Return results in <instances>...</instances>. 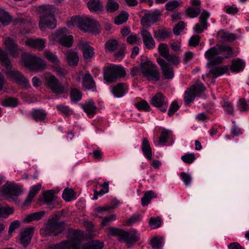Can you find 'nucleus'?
Listing matches in <instances>:
<instances>
[{"label": "nucleus", "instance_id": "nucleus-59", "mask_svg": "<svg viewBox=\"0 0 249 249\" xmlns=\"http://www.w3.org/2000/svg\"><path fill=\"white\" fill-rule=\"evenodd\" d=\"M237 107L241 112L247 110L249 109L247 101L244 98H241L239 100Z\"/></svg>", "mask_w": 249, "mask_h": 249}, {"label": "nucleus", "instance_id": "nucleus-64", "mask_svg": "<svg viewBox=\"0 0 249 249\" xmlns=\"http://www.w3.org/2000/svg\"><path fill=\"white\" fill-rule=\"evenodd\" d=\"M179 107L176 101H173L171 104L168 112V115L169 116H172L173 114L179 109Z\"/></svg>", "mask_w": 249, "mask_h": 249}, {"label": "nucleus", "instance_id": "nucleus-8", "mask_svg": "<svg viewBox=\"0 0 249 249\" xmlns=\"http://www.w3.org/2000/svg\"><path fill=\"white\" fill-rule=\"evenodd\" d=\"M24 66L30 70L39 71L43 70L46 65L40 57H37L30 53H25L22 56Z\"/></svg>", "mask_w": 249, "mask_h": 249}, {"label": "nucleus", "instance_id": "nucleus-29", "mask_svg": "<svg viewBox=\"0 0 249 249\" xmlns=\"http://www.w3.org/2000/svg\"><path fill=\"white\" fill-rule=\"evenodd\" d=\"M67 60L70 66H76L79 61L77 53L71 50L69 51L67 53Z\"/></svg>", "mask_w": 249, "mask_h": 249}, {"label": "nucleus", "instance_id": "nucleus-47", "mask_svg": "<svg viewBox=\"0 0 249 249\" xmlns=\"http://www.w3.org/2000/svg\"><path fill=\"white\" fill-rule=\"evenodd\" d=\"M135 107L139 110L149 111L151 107L146 100H142L134 104Z\"/></svg>", "mask_w": 249, "mask_h": 249}, {"label": "nucleus", "instance_id": "nucleus-6", "mask_svg": "<svg viewBox=\"0 0 249 249\" xmlns=\"http://www.w3.org/2000/svg\"><path fill=\"white\" fill-rule=\"evenodd\" d=\"M103 74L105 80L108 83H111L118 78L124 77L126 72L121 67L110 65L104 68Z\"/></svg>", "mask_w": 249, "mask_h": 249}, {"label": "nucleus", "instance_id": "nucleus-12", "mask_svg": "<svg viewBox=\"0 0 249 249\" xmlns=\"http://www.w3.org/2000/svg\"><path fill=\"white\" fill-rule=\"evenodd\" d=\"M6 74L10 78L13 79L18 84L25 88L30 87L29 81L24 75L18 71L11 70L8 69L6 71Z\"/></svg>", "mask_w": 249, "mask_h": 249}, {"label": "nucleus", "instance_id": "nucleus-46", "mask_svg": "<svg viewBox=\"0 0 249 249\" xmlns=\"http://www.w3.org/2000/svg\"><path fill=\"white\" fill-rule=\"evenodd\" d=\"M154 37L159 40H163L169 36V32L164 29H159L154 31Z\"/></svg>", "mask_w": 249, "mask_h": 249}, {"label": "nucleus", "instance_id": "nucleus-60", "mask_svg": "<svg viewBox=\"0 0 249 249\" xmlns=\"http://www.w3.org/2000/svg\"><path fill=\"white\" fill-rule=\"evenodd\" d=\"M142 217L139 214L132 215L126 221L127 225H132L141 220Z\"/></svg>", "mask_w": 249, "mask_h": 249}, {"label": "nucleus", "instance_id": "nucleus-49", "mask_svg": "<svg viewBox=\"0 0 249 249\" xmlns=\"http://www.w3.org/2000/svg\"><path fill=\"white\" fill-rule=\"evenodd\" d=\"M118 46V42L116 39H109L105 43V48L109 52L115 51Z\"/></svg>", "mask_w": 249, "mask_h": 249}, {"label": "nucleus", "instance_id": "nucleus-43", "mask_svg": "<svg viewBox=\"0 0 249 249\" xmlns=\"http://www.w3.org/2000/svg\"><path fill=\"white\" fill-rule=\"evenodd\" d=\"M82 93L81 91L76 88H73L71 89L70 92V97L71 101L77 102L82 99Z\"/></svg>", "mask_w": 249, "mask_h": 249}, {"label": "nucleus", "instance_id": "nucleus-51", "mask_svg": "<svg viewBox=\"0 0 249 249\" xmlns=\"http://www.w3.org/2000/svg\"><path fill=\"white\" fill-rule=\"evenodd\" d=\"M74 191L72 189L66 188L64 190L62 194L63 198L67 201H70L73 198Z\"/></svg>", "mask_w": 249, "mask_h": 249}, {"label": "nucleus", "instance_id": "nucleus-31", "mask_svg": "<svg viewBox=\"0 0 249 249\" xmlns=\"http://www.w3.org/2000/svg\"><path fill=\"white\" fill-rule=\"evenodd\" d=\"M157 197V195L152 191L145 192L143 196L141 198L142 205V206L148 205L152 198H156Z\"/></svg>", "mask_w": 249, "mask_h": 249}, {"label": "nucleus", "instance_id": "nucleus-33", "mask_svg": "<svg viewBox=\"0 0 249 249\" xmlns=\"http://www.w3.org/2000/svg\"><path fill=\"white\" fill-rule=\"evenodd\" d=\"M245 66V63L242 59H237L232 61L231 70L232 71L239 72L242 71Z\"/></svg>", "mask_w": 249, "mask_h": 249}, {"label": "nucleus", "instance_id": "nucleus-53", "mask_svg": "<svg viewBox=\"0 0 249 249\" xmlns=\"http://www.w3.org/2000/svg\"><path fill=\"white\" fill-rule=\"evenodd\" d=\"M191 89L194 90L196 95H198L205 90V88L201 83H197L191 87Z\"/></svg>", "mask_w": 249, "mask_h": 249}, {"label": "nucleus", "instance_id": "nucleus-10", "mask_svg": "<svg viewBox=\"0 0 249 249\" xmlns=\"http://www.w3.org/2000/svg\"><path fill=\"white\" fill-rule=\"evenodd\" d=\"M53 38L62 46L69 48L72 45L73 37L67 35V29L66 28L57 30L53 35Z\"/></svg>", "mask_w": 249, "mask_h": 249}, {"label": "nucleus", "instance_id": "nucleus-28", "mask_svg": "<svg viewBox=\"0 0 249 249\" xmlns=\"http://www.w3.org/2000/svg\"><path fill=\"white\" fill-rule=\"evenodd\" d=\"M81 107L88 116L94 115L96 112V107L92 100L85 104H81Z\"/></svg>", "mask_w": 249, "mask_h": 249}, {"label": "nucleus", "instance_id": "nucleus-32", "mask_svg": "<svg viewBox=\"0 0 249 249\" xmlns=\"http://www.w3.org/2000/svg\"><path fill=\"white\" fill-rule=\"evenodd\" d=\"M41 187V185L40 184H38L36 185L33 186L28 195L27 198L25 200V203L28 204L31 202L32 199L35 197V196L37 194L38 191L40 190Z\"/></svg>", "mask_w": 249, "mask_h": 249}, {"label": "nucleus", "instance_id": "nucleus-45", "mask_svg": "<svg viewBox=\"0 0 249 249\" xmlns=\"http://www.w3.org/2000/svg\"><path fill=\"white\" fill-rule=\"evenodd\" d=\"M200 13V8L199 7L190 6L186 10V15L191 18L197 17Z\"/></svg>", "mask_w": 249, "mask_h": 249}, {"label": "nucleus", "instance_id": "nucleus-58", "mask_svg": "<svg viewBox=\"0 0 249 249\" xmlns=\"http://www.w3.org/2000/svg\"><path fill=\"white\" fill-rule=\"evenodd\" d=\"M53 71L59 76L64 77L68 74V71L66 69L60 67L59 64L57 65L53 66Z\"/></svg>", "mask_w": 249, "mask_h": 249}, {"label": "nucleus", "instance_id": "nucleus-20", "mask_svg": "<svg viewBox=\"0 0 249 249\" xmlns=\"http://www.w3.org/2000/svg\"><path fill=\"white\" fill-rule=\"evenodd\" d=\"M4 44L12 56L14 57L18 56L19 55L18 47L13 39L7 37L4 41Z\"/></svg>", "mask_w": 249, "mask_h": 249}, {"label": "nucleus", "instance_id": "nucleus-15", "mask_svg": "<svg viewBox=\"0 0 249 249\" xmlns=\"http://www.w3.org/2000/svg\"><path fill=\"white\" fill-rule=\"evenodd\" d=\"M157 62L160 67L162 73L166 79H172L174 76V71L172 66L164 59L158 58Z\"/></svg>", "mask_w": 249, "mask_h": 249}, {"label": "nucleus", "instance_id": "nucleus-22", "mask_svg": "<svg viewBox=\"0 0 249 249\" xmlns=\"http://www.w3.org/2000/svg\"><path fill=\"white\" fill-rule=\"evenodd\" d=\"M30 114L32 118L36 122H43L47 116L46 112L40 108H33Z\"/></svg>", "mask_w": 249, "mask_h": 249}, {"label": "nucleus", "instance_id": "nucleus-61", "mask_svg": "<svg viewBox=\"0 0 249 249\" xmlns=\"http://www.w3.org/2000/svg\"><path fill=\"white\" fill-rule=\"evenodd\" d=\"M181 159L184 162L191 164L195 160L196 158L194 154L190 153L182 156Z\"/></svg>", "mask_w": 249, "mask_h": 249}, {"label": "nucleus", "instance_id": "nucleus-11", "mask_svg": "<svg viewBox=\"0 0 249 249\" xmlns=\"http://www.w3.org/2000/svg\"><path fill=\"white\" fill-rule=\"evenodd\" d=\"M161 15V12L159 10L149 11L142 17L141 23L144 26L153 24L160 20Z\"/></svg>", "mask_w": 249, "mask_h": 249}, {"label": "nucleus", "instance_id": "nucleus-62", "mask_svg": "<svg viewBox=\"0 0 249 249\" xmlns=\"http://www.w3.org/2000/svg\"><path fill=\"white\" fill-rule=\"evenodd\" d=\"M179 6V2L177 0L169 1L165 4V9L167 11H173Z\"/></svg>", "mask_w": 249, "mask_h": 249}, {"label": "nucleus", "instance_id": "nucleus-14", "mask_svg": "<svg viewBox=\"0 0 249 249\" xmlns=\"http://www.w3.org/2000/svg\"><path fill=\"white\" fill-rule=\"evenodd\" d=\"M78 26L85 32L95 33L98 29V22L94 19L86 17L79 23Z\"/></svg>", "mask_w": 249, "mask_h": 249}, {"label": "nucleus", "instance_id": "nucleus-17", "mask_svg": "<svg viewBox=\"0 0 249 249\" xmlns=\"http://www.w3.org/2000/svg\"><path fill=\"white\" fill-rule=\"evenodd\" d=\"M210 16V13L206 10H204L199 17L200 23H196L194 27V31L198 34L201 33L204 30L207 28V20Z\"/></svg>", "mask_w": 249, "mask_h": 249}, {"label": "nucleus", "instance_id": "nucleus-27", "mask_svg": "<svg viewBox=\"0 0 249 249\" xmlns=\"http://www.w3.org/2000/svg\"><path fill=\"white\" fill-rule=\"evenodd\" d=\"M44 40L42 39H28L26 42L25 44L29 45L32 47L35 48L38 50H42L44 47Z\"/></svg>", "mask_w": 249, "mask_h": 249}, {"label": "nucleus", "instance_id": "nucleus-9", "mask_svg": "<svg viewBox=\"0 0 249 249\" xmlns=\"http://www.w3.org/2000/svg\"><path fill=\"white\" fill-rule=\"evenodd\" d=\"M45 84L53 93L56 94L60 95L64 92V86L53 75H49L45 77Z\"/></svg>", "mask_w": 249, "mask_h": 249}, {"label": "nucleus", "instance_id": "nucleus-63", "mask_svg": "<svg viewBox=\"0 0 249 249\" xmlns=\"http://www.w3.org/2000/svg\"><path fill=\"white\" fill-rule=\"evenodd\" d=\"M185 26V24L183 21L179 22L174 28V34L176 36L179 35L184 29Z\"/></svg>", "mask_w": 249, "mask_h": 249}, {"label": "nucleus", "instance_id": "nucleus-13", "mask_svg": "<svg viewBox=\"0 0 249 249\" xmlns=\"http://www.w3.org/2000/svg\"><path fill=\"white\" fill-rule=\"evenodd\" d=\"M150 103L161 112H165L167 110L168 100L161 92H158L152 97L150 101Z\"/></svg>", "mask_w": 249, "mask_h": 249}, {"label": "nucleus", "instance_id": "nucleus-36", "mask_svg": "<svg viewBox=\"0 0 249 249\" xmlns=\"http://www.w3.org/2000/svg\"><path fill=\"white\" fill-rule=\"evenodd\" d=\"M172 132L171 130L163 129L158 141L159 144L160 145H164L165 142L172 136Z\"/></svg>", "mask_w": 249, "mask_h": 249}, {"label": "nucleus", "instance_id": "nucleus-7", "mask_svg": "<svg viewBox=\"0 0 249 249\" xmlns=\"http://www.w3.org/2000/svg\"><path fill=\"white\" fill-rule=\"evenodd\" d=\"M140 69L143 76L148 81L157 82L160 80V74L157 67L151 61L141 63Z\"/></svg>", "mask_w": 249, "mask_h": 249}, {"label": "nucleus", "instance_id": "nucleus-2", "mask_svg": "<svg viewBox=\"0 0 249 249\" xmlns=\"http://www.w3.org/2000/svg\"><path fill=\"white\" fill-rule=\"evenodd\" d=\"M232 49L226 45L211 48L206 52L205 55L209 62L213 64L221 63L224 58H229L232 54Z\"/></svg>", "mask_w": 249, "mask_h": 249}, {"label": "nucleus", "instance_id": "nucleus-18", "mask_svg": "<svg viewBox=\"0 0 249 249\" xmlns=\"http://www.w3.org/2000/svg\"><path fill=\"white\" fill-rule=\"evenodd\" d=\"M82 85L86 90H90L92 91H95L96 90L95 82L89 72L86 73L83 75Z\"/></svg>", "mask_w": 249, "mask_h": 249}, {"label": "nucleus", "instance_id": "nucleus-52", "mask_svg": "<svg viewBox=\"0 0 249 249\" xmlns=\"http://www.w3.org/2000/svg\"><path fill=\"white\" fill-rule=\"evenodd\" d=\"M220 36L224 41L227 42H231L237 38L235 34L228 32H223Z\"/></svg>", "mask_w": 249, "mask_h": 249}, {"label": "nucleus", "instance_id": "nucleus-25", "mask_svg": "<svg viewBox=\"0 0 249 249\" xmlns=\"http://www.w3.org/2000/svg\"><path fill=\"white\" fill-rule=\"evenodd\" d=\"M125 84L120 83L112 87L111 93L115 97L120 98L123 96L125 93Z\"/></svg>", "mask_w": 249, "mask_h": 249}, {"label": "nucleus", "instance_id": "nucleus-16", "mask_svg": "<svg viewBox=\"0 0 249 249\" xmlns=\"http://www.w3.org/2000/svg\"><path fill=\"white\" fill-rule=\"evenodd\" d=\"M77 47L82 50L85 59H89L93 57L94 55V49L89 46L87 42L80 40L77 44Z\"/></svg>", "mask_w": 249, "mask_h": 249}, {"label": "nucleus", "instance_id": "nucleus-30", "mask_svg": "<svg viewBox=\"0 0 249 249\" xmlns=\"http://www.w3.org/2000/svg\"><path fill=\"white\" fill-rule=\"evenodd\" d=\"M55 192L53 190L47 191L43 194V197L45 203L47 205H53L56 196L54 195Z\"/></svg>", "mask_w": 249, "mask_h": 249}, {"label": "nucleus", "instance_id": "nucleus-37", "mask_svg": "<svg viewBox=\"0 0 249 249\" xmlns=\"http://www.w3.org/2000/svg\"><path fill=\"white\" fill-rule=\"evenodd\" d=\"M119 3L115 0H107L106 5V9L108 13H113L118 10Z\"/></svg>", "mask_w": 249, "mask_h": 249}, {"label": "nucleus", "instance_id": "nucleus-56", "mask_svg": "<svg viewBox=\"0 0 249 249\" xmlns=\"http://www.w3.org/2000/svg\"><path fill=\"white\" fill-rule=\"evenodd\" d=\"M13 213V208L8 207H3L0 205V217L8 216Z\"/></svg>", "mask_w": 249, "mask_h": 249}, {"label": "nucleus", "instance_id": "nucleus-26", "mask_svg": "<svg viewBox=\"0 0 249 249\" xmlns=\"http://www.w3.org/2000/svg\"><path fill=\"white\" fill-rule=\"evenodd\" d=\"M228 68L227 66L223 67L213 66L210 70L209 75H212L213 78H216L227 72Z\"/></svg>", "mask_w": 249, "mask_h": 249}, {"label": "nucleus", "instance_id": "nucleus-24", "mask_svg": "<svg viewBox=\"0 0 249 249\" xmlns=\"http://www.w3.org/2000/svg\"><path fill=\"white\" fill-rule=\"evenodd\" d=\"M142 150L146 158L149 160H152V149L150 147L149 142L146 138H144L142 142Z\"/></svg>", "mask_w": 249, "mask_h": 249}, {"label": "nucleus", "instance_id": "nucleus-57", "mask_svg": "<svg viewBox=\"0 0 249 249\" xmlns=\"http://www.w3.org/2000/svg\"><path fill=\"white\" fill-rule=\"evenodd\" d=\"M2 105L5 107H15L18 105V101L16 98H8L3 101Z\"/></svg>", "mask_w": 249, "mask_h": 249}, {"label": "nucleus", "instance_id": "nucleus-50", "mask_svg": "<svg viewBox=\"0 0 249 249\" xmlns=\"http://www.w3.org/2000/svg\"><path fill=\"white\" fill-rule=\"evenodd\" d=\"M128 18V15L126 12L121 13L114 19V23L116 25H121L126 22Z\"/></svg>", "mask_w": 249, "mask_h": 249}, {"label": "nucleus", "instance_id": "nucleus-39", "mask_svg": "<svg viewBox=\"0 0 249 249\" xmlns=\"http://www.w3.org/2000/svg\"><path fill=\"white\" fill-rule=\"evenodd\" d=\"M196 95L194 90L191 89V87L187 89L184 93V100L186 104H189L193 102Z\"/></svg>", "mask_w": 249, "mask_h": 249}, {"label": "nucleus", "instance_id": "nucleus-35", "mask_svg": "<svg viewBox=\"0 0 249 249\" xmlns=\"http://www.w3.org/2000/svg\"><path fill=\"white\" fill-rule=\"evenodd\" d=\"M0 61L2 65L6 68L7 70L11 69L12 66L8 57L7 53L1 49H0Z\"/></svg>", "mask_w": 249, "mask_h": 249}, {"label": "nucleus", "instance_id": "nucleus-38", "mask_svg": "<svg viewBox=\"0 0 249 249\" xmlns=\"http://www.w3.org/2000/svg\"><path fill=\"white\" fill-rule=\"evenodd\" d=\"M44 56L51 63L54 65L59 64L58 57L49 50H45L44 52Z\"/></svg>", "mask_w": 249, "mask_h": 249}, {"label": "nucleus", "instance_id": "nucleus-1", "mask_svg": "<svg viewBox=\"0 0 249 249\" xmlns=\"http://www.w3.org/2000/svg\"><path fill=\"white\" fill-rule=\"evenodd\" d=\"M83 233L80 230L70 233L69 239L60 244L51 245L48 249H102L104 243L98 240H92L82 246L81 240Z\"/></svg>", "mask_w": 249, "mask_h": 249}, {"label": "nucleus", "instance_id": "nucleus-54", "mask_svg": "<svg viewBox=\"0 0 249 249\" xmlns=\"http://www.w3.org/2000/svg\"><path fill=\"white\" fill-rule=\"evenodd\" d=\"M161 224V219L159 217H151L149 222L150 226L153 229H156L160 227Z\"/></svg>", "mask_w": 249, "mask_h": 249}, {"label": "nucleus", "instance_id": "nucleus-34", "mask_svg": "<svg viewBox=\"0 0 249 249\" xmlns=\"http://www.w3.org/2000/svg\"><path fill=\"white\" fill-rule=\"evenodd\" d=\"M100 186L102 188L100 191H94V196L92 198L93 199L96 200L98 198L99 196H102L104 194L109 192V183L108 182H104L103 183L100 185Z\"/></svg>", "mask_w": 249, "mask_h": 249}, {"label": "nucleus", "instance_id": "nucleus-55", "mask_svg": "<svg viewBox=\"0 0 249 249\" xmlns=\"http://www.w3.org/2000/svg\"><path fill=\"white\" fill-rule=\"evenodd\" d=\"M160 54L164 58L169 53V50L167 45L164 43L160 44L158 48Z\"/></svg>", "mask_w": 249, "mask_h": 249}, {"label": "nucleus", "instance_id": "nucleus-44", "mask_svg": "<svg viewBox=\"0 0 249 249\" xmlns=\"http://www.w3.org/2000/svg\"><path fill=\"white\" fill-rule=\"evenodd\" d=\"M11 17L3 9L0 8V21L4 25H8L11 21Z\"/></svg>", "mask_w": 249, "mask_h": 249}, {"label": "nucleus", "instance_id": "nucleus-48", "mask_svg": "<svg viewBox=\"0 0 249 249\" xmlns=\"http://www.w3.org/2000/svg\"><path fill=\"white\" fill-rule=\"evenodd\" d=\"M164 59L167 62H169L168 63L171 65H178L180 62L179 58L177 54L169 53Z\"/></svg>", "mask_w": 249, "mask_h": 249}, {"label": "nucleus", "instance_id": "nucleus-3", "mask_svg": "<svg viewBox=\"0 0 249 249\" xmlns=\"http://www.w3.org/2000/svg\"><path fill=\"white\" fill-rule=\"evenodd\" d=\"M40 21L39 26L41 30L45 27L54 29L56 27V20L54 18V7L52 5H43L39 7Z\"/></svg>", "mask_w": 249, "mask_h": 249}, {"label": "nucleus", "instance_id": "nucleus-5", "mask_svg": "<svg viewBox=\"0 0 249 249\" xmlns=\"http://www.w3.org/2000/svg\"><path fill=\"white\" fill-rule=\"evenodd\" d=\"M60 217L55 214L52 218L48 219L46 226L41 230V233L44 235L57 236L64 230V221H59Z\"/></svg>", "mask_w": 249, "mask_h": 249}, {"label": "nucleus", "instance_id": "nucleus-4", "mask_svg": "<svg viewBox=\"0 0 249 249\" xmlns=\"http://www.w3.org/2000/svg\"><path fill=\"white\" fill-rule=\"evenodd\" d=\"M108 231L109 234L118 236L119 241H123L127 244H134L140 239L138 232L134 229L128 232L122 229L110 227Z\"/></svg>", "mask_w": 249, "mask_h": 249}, {"label": "nucleus", "instance_id": "nucleus-41", "mask_svg": "<svg viewBox=\"0 0 249 249\" xmlns=\"http://www.w3.org/2000/svg\"><path fill=\"white\" fill-rule=\"evenodd\" d=\"M22 193V188L20 186L14 185L7 187L6 193L9 195L18 196Z\"/></svg>", "mask_w": 249, "mask_h": 249}, {"label": "nucleus", "instance_id": "nucleus-40", "mask_svg": "<svg viewBox=\"0 0 249 249\" xmlns=\"http://www.w3.org/2000/svg\"><path fill=\"white\" fill-rule=\"evenodd\" d=\"M45 212L44 211L34 213L27 216L23 220V221L29 223L34 220L38 221L43 216Z\"/></svg>", "mask_w": 249, "mask_h": 249}, {"label": "nucleus", "instance_id": "nucleus-19", "mask_svg": "<svg viewBox=\"0 0 249 249\" xmlns=\"http://www.w3.org/2000/svg\"><path fill=\"white\" fill-rule=\"evenodd\" d=\"M34 232V229L33 227L28 228L21 232L20 243L24 247L30 244Z\"/></svg>", "mask_w": 249, "mask_h": 249}, {"label": "nucleus", "instance_id": "nucleus-23", "mask_svg": "<svg viewBox=\"0 0 249 249\" xmlns=\"http://www.w3.org/2000/svg\"><path fill=\"white\" fill-rule=\"evenodd\" d=\"M87 6L91 12L99 13L104 9L103 4L100 0H89Z\"/></svg>", "mask_w": 249, "mask_h": 249}, {"label": "nucleus", "instance_id": "nucleus-42", "mask_svg": "<svg viewBox=\"0 0 249 249\" xmlns=\"http://www.w3.org/2000/svg\"><path fill=\"white\" fill-rule=\"evenodd\" d=\"M150 245L153 249H161L163 241L161 237H154L150 241Z\"/></svg>", "mask_w": 249, "mask_h": 249}, {"label": "nucleus", "instance_id": "nucleus-21", "mask_svg": "<svg viewBox=\"0 0 249 249\" xmlns=\"http://www.w3.org/2000/svg\"><path fill=\"white\" fill-rule=\"evenodd\" d=\"M141 35L145 47L148 49H152L155 47V41L151 34L146 30L141 31Z\"/></svg>", "mask_w": 249, "mask_h": 249}]
</instances>
